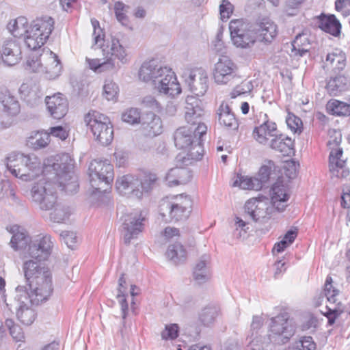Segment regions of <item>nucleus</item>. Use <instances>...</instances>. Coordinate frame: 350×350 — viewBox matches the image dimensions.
Returning a JSON list of instances; mask_svg holds the SVG:
<instances>
[{"label":"nucleus","instance_id":"nucleus-18","mask_svg":"<svg viewBox=\"0 0 350 350\" xmlns=\"http://www.w3.org/2000/svg\"><path fill=\"white\" fill-rule=\"evenodd\" d=\"M140 184L141 182L137 176L126 174L116 180V187L121 195L132 196L139 199L142 196V191L139 188Z\"/></svg>","mask_w":350,"mask_h":350},{"label":"nucleus","instance_id":"nucleus-35","mask_svg":"<svg viewBox=\"0 0 350 350\" xmlns=\"http://www.w3.org/2000/svg\"><path fill=\"white\" fill-rule=\"evenodd\" d=\"M345 53L336 49L327 55L324 67L340 71L345 67Z\"/></svg>","mask_w":350,"mask_h":350},{"label":"nucleus","instance_id":"nucleus-29","mask_svg":"<svg viewBox=\"0 0 350 350\" xmlns=\"http://www.w3.org/2000/svg\"><path fill=\"white\" fill-rule=\"evenodd\" d=\"M268 143L271 149L283 156H291L294 153V141L284 134L278 133Z\"/></svg>","mask_w":350,"mask_h":350},{"label":"nucleus","instance_id":"nucleus-41","mask_svg":"<svg viewBox=\"0 0 350 350\" xmlns=\"http://www.w3.org/2000/svg\"><path fill=\"white\" fill-rule=\"evenodd\" d=\"M219 314V308L215 306H207L199 314V320L204 326H209L216 320Z\"/></svg>","mask_w":350,"mask_h":350},{"label":"nucleus","instance_id":"nucleus-21","mask_svg":"<svg viewBox=\"0 0 350 350\" xmlns=\"http://www.w3.org/2000/svg\"><path fill=\"white\" fill-rule=\"evenodd\" d=\"M185 118L190 126L196 127L195 125L202 124L201 117L204 113L202 107V101L196 96H188L185 100Z\"/></svg>","mask_w":350,"mask_h":350},{"label":"nucleus","instance_id":"nucleus-5","mask_svg":"<svg viewBox=\"0 0 350 350\" xmlns=\"http://www.w3.org/2000/svg\"><path fill=\"white\" fill-rule=\"evenodd\" d=\"M159 207L163 217H165L167 213L172 220H185L191 212L192 201L187 195L172 196L163 198Z\"/></svg>","mask_w":350,"mask_h":350},{"label":"nucleus","instance_id":"nucleus-49","mask_svg":"<svg viewBox=\"0 0 350 350\" xmlns=\"http://www.w3.org/2000/svg\"><path fill=\"white\" fill-rule=\"evenodd\" d=\"M29 241V237L23 232L14 233L11 239V247L15 250L25 248Z\"/></svg>","mask_w":350,"mask_h":350},{"label":"nucleus","instance_id":"nucleus-51","mask_svg":"<svg viewBox=\"0 0 350 350\" xmlns=\"http://www.w3.org/2000/svg\"><path fill=\"white\" fill-rule=\"evenodd\" d=\"M25 69L42 74L44 62L41 60V54L30 56L27 61Z\"/></svg>","mask_w":350,"mask_h":350},{"label":"nucleus","instance_id":"nucleus-3","mask_svg":"<svg viewBox=\"0 0 350 350\" xmlns=\"http://www.w3.org/2000/svg\"><path fill=\"white\" fill-rule=\"evenodd\" d=\"M6 160L8 170L12 175L23 180H31L40 172V163L34 155L12 152Z\"/></svg>","mask_w":350,"mask_h":350},{"label":"nucleus","instance_id":"nucleus-16","mask_svg":"<svg viewBox=\"0 0 350 350\" xmlns=\"http://www.w3.org/2000/svg\"><path fill=\"white\" fill-rule=\"evenodd\" d=\"M122 233L124 236V241L129 244L132 239L142 232L144 229L143 221L144 217L141 213H130L122 217Z\"/></svg>","mask_w":350,"mask_h":350},{"label":"nucleus","instance_id":"nucleus-31","mask_svg":"<svg viewBox=\"0 0 350 350\" xmlns=\"http://www.w3.org/2000/svg\"><path fill=\"white\" fill-rule=\"evenodd\" d=\"M217 115L221 125L230 131H237L238 129V120L227 103H222L221 104L217 111Z\"/></svg>","mask_w":350,"mask_h":350},{"label":"nucleus","instance_id":"nucleus-32","mask_svg":"<svg viewBox=\"0 0 350 350\" xmlns=\"http://www.w3.org/2000/svg\"><path fill=\"white\" fill-rule=\"evenodd\" d=\"M191 178V172L185 167L172 168L166 176V180L170 186L187 184Z\"/></svg>","mask_w":350,"mask_h":350},{"label":"nucleus","instance_id":"nucleus-33","mask_svg":"<svg viewBox=\"0 0 350 350\" xmlns=\"http://www.w3.org/2000/svg\"><path fill=\"white\" fill-rule=\"evenodd\" d=\"M1 58L3 64L8 66H14L21 59L20 52L14 41L7 40L4 42Z\"/></svg>","mask_w":350,"mask_h":350},{"label":"nucleus","instance_id":"nucleus-63","mask_svg":"<svg viewBox=\"0 0 350 350\" xmlns=\"http://www.w3.org/2000/svg\"><path fill=\"white\" fill-rule=\"evenodd\" d=\"M341 206L344 208H350V183L343 185L341 195Z\"/></svg>","mask_w":350,"mask_h":350},{"label":"nucleus","instance_id":"nucleus-24","mask_svg":"<svg viewBox=\"0 0 350 350\" xmlns=\"http://www.w3.org/2000/svg\"><path fill=\"white\" fill-rule=\"evenodd\" d=\"M254 30L256 39L265 44L272 42L278 34L276 24L269 18H262Z\"/></svg>","mask_w":350,"mask_h":350},{"label":"nucleus","instance_id":"nucleus-30","mask_svg":"<svg viewBox=\"0 0 350 350\" xmlns=\"http://www.w3.org/2000/svg\"><path fill=\"white\" fill-rule=\"evenodd\" d=\"M209 256L203 255L197 262L193 269V278L198 284H202L208 282L211 277V269L208 266Z\"/></svg>","mask_w":350,"mask_h":350},{"label":"nucleus","instance_id":"nucleus-36","mask_svg":"<svg viewBox=\"0 0 350 350\" xmlns=\"http://www.w3.org/2000/svg\"><path fill=\"white\" fill-rule=\"evenodd\" d=\"M28 21L27 18L19 16L14 20L10 21L7 25L8 31L16 38L28 36L29 28H27Z\"/></svg>","mask_w":350,"mask_h":350},{"label":"nucleus","instance_id":"nucleus-39","mask_svg":"<svg viewBox=\"0 0 350 350\" xmlns=\"http://www.w3.org/2000/svg\"><path fill=\"white\" fill-rule=\"evenodd\" d=\"M347 79L342 75H338L330 78L327 83L326 89L330 95L336 96L344 91L347 88Z\"/></svg>","mask_w":350,"mask_h":350},{"label":"nucleus","instance_id":"nucleus-37","mask_svg":"<svg viewBox=\"0 0 350 350\" xmlns=\"http://www.w3.org/2000/svg\"><path fill=\"white\" fill-rule=\"evenodd\" d=\"M166 256L173 263H183L187 258V252L180 243L171 244L168 246Z\"/></svg>","mask_w":350,"mask_h":350},{"label":"nucleus","instance_id":"nucleus-44","mask_svg":"<svg viewBox=\"0 0 350 350\" xmlns=\"http://www.w3.org/2000/svg\"><path fill=\"white\" fill-rule=\"evenodd\" d=\"M342 153V149L340 147H337L331 150L329 157L330 173H333L334 174L337 175L338 171V170H335L336 167H337L338 165L339 164H345V160L341 159Z\"/></svg>","mask_w":350,"mask_h":350},{"label":"nucleus","instance_id":"nucleus-19","mask_svg":"<svg viewBox=\"0 0 350 350\" xmlns=\"http://www.w3.org/2000/svg\"><path fill=\"white\" fill-rule=\"evenodd\" d=\"M53 243L51 237H38L29 245L28 253L30 257L38 261L46 260L51 252Z\"/></svg>","mask_w":350,"mask_h":350},{"label":"nucleus","instance_id":"nucleus-43","mask_svg":"<svg viewBox=\"0 0 350 350\" xmlns=\"http://www.w3.org/2000/svg\"><path fill=\"white\" fill-rule=\"evenodd\" d=\"M244 219L240 217H236L234 219L235 221V229L233 232V236L239 239H244L249 230V217H245Z\"/></svg>","mask_w":350,"mask_h":350},{"label":"nucleus","instance_id":"nucleus-45","mask_svg":"<svg viewBox=\"0 0 350 350\" xmlns=\"http://www.w3.org/2000/svg\"><path fill=\"white\" fill-rule=\"evenodd\" d=\"M239 180H236L233 185H238L243 189H252L258 191L261 189V183L258 182L256 177L240 176Z\"/></svg>","mask_w":350,"mask_h":350},{"label":"nucleus","instance_id":"nucleus-4","mask_svg":"<svg viewBox=\"0 0 350 350\" xmlns=\"http://www.w3.org/2000/svg\"><path fill=\"white\" fill-rule=\"evenodd\" d=\"M103 52L105 57L103 59H87L90 68L95 72H101L120 67L118 63L116 62V59L122 64L128 62L126 50L120 44L118 39L112 38L110 49L107 52L103 49Z\"/></svg>","mask_w":350,"mask_h":350},{"label":"nucleus","instance_id":"nucleus-54","mask_svg":"<svg viewBox=\"0 0 350 350\" xmlns=\"http://www.w3.org/2000/svg\"><path fill=\"white\" fill-rule=\"evenodd\" d=\"M118 92V85L111 81L105 82L103 86V96L107 100L116 99Z\"/></svg>","mask_w":350,"mask_h":350},{"label":"nucleus","instance_id":"nucleus-14","mask_svg":"<svg viewBox=\"0 0 350 350\" xmlns=\"http://www.w3.org/2000/svg\"><path fill=\"white\" fill-rule=\"evenodd\" d=\"M207 126L199 124L197 127L183 126L178 128L174 134L175 146L178 149L187 150L198 136L206 134Z\"/></svg>","mask_w":350,"mask_h":350},{"label":"nucleus","instance_id":"nucleus-9","mask_svg":"<svg viewBox=\"0 0 350 350\" xmlns=\"http://www.w3.org/2000/svg\"><path fill=\"white\" fill-rule=\"evenodd\" d=\"M296 329L295 321L285 310L270 319L269 332L272 337L275 338L274 341L278 344L288 342L295 334Z\"/></svg>","mask_w":350,"mask_h":350},{"label":"nucleus","instance_id":"nucleus-58","mask_svg":"<svg viewBox=\"0 0 350 350\" xmlns=\"http://www.w3.org/2000/svg\"><path fill=\"white\" fill-rule=\"evenodd\" d=\"M234 6L228 0H223L219 5V13L222 21L227 20L233 12Z\"/></svg>","mask_w":350,"mask_h":350},{"label":"nucleus","instance_id":"nucleus-62","mask_svg":"<svg viewBox=\"0 0 350 350\" xmlns=\"http://www.w3.org/2000/svg\"><path fill=\"white\" fill-rule=\"evenodd\" d=\"M264 324V319L262 316H254L252 321L251 323V330L252 331V338L258 334V331L262 328Z\"/></svg>","mask_w":350,"mask_h":350},{"label":"nucleus","instance_id":"nucleus-48","mask_svg":"<svg viewBox=\"0 0 350 350\" xmlns=\"http://www.w3.org/2000/svg\"><path fill=\"white\" fill-rule=\"evenodd\" d=\"M50 142V136L48 133H37L35 136H31L29 143L34 149H40L46 147Z\"/></svg>","mask_w":350,"mask_h":350},{"label":"nucleus","instance_id":"nucleus-46","mask_svg":"<svg viewBox=\"0 0 350 350\" xmlns=\"http://www.w3.org/2000/svg\"><path fill=\"white\" fill-rule=\"evenodd\" d=\"M202 137V136H198L186 150L187 155L193 160H200L204 154Z\"/></svg>","mask_w":350,"mask_h":350},{"label":"nucleus","instance_id":"nucleus-6","mask_svg":"<svg viewBox=\"0 0 350 350\" xmlns=\"http://www.w3.org/2000/svg\"><path fill=\"white\" fill-rule=\"evenodd\" d=\"M54 29V20L44 16L37 18L29 27L28 36L25 38V43L31 50L40 49L49 39Z\"/></svg>","mask_w":350,"mask_h":350},{"label":"nucleus","instance_id":"nucleus-40","mask_svg":"<svg viewBox=\"0 0 350 350\" xmlns=\"http://www.w3.org/2000/svg\"><path fill=\"white\" fill-rule=\"evenodd\" d=\"M124 276V274L122 273L118 280V293L117 295V298L118 299L121 306L122 318L123 321L126 318L129 310V306L125 297V293L126 291V283Z\"/></svg>","mask_w":350,"mask_h":350},{"label":"nucleus","instance_id":"nucleus-12","mask_svg":"<svg viewBox=\"0 0 350 350\" xmlns=\"http://www.w3.org/2000/svg\"><path fill=\"white\" fill-rule=\"evenodd\" d=\"M31 194L32 200L42 211H51L57 204L56 192L49 183H37L32 187Z\"/></svg>","mask_w":350,"mask_h":350},{"label":"nucleus","instance_id":"nucleus-20","mask_svg":"<svg viewBox=\"0 0 350 350\" xmlns=\"http://www.w3.org/2000/svg\"><path fill=\"white\" fill-rule=\"evenodd\" d=\"M41 60L44 62L42 74L49 79L58 77L62 70V65L58 56L49 49H43Z\"/></svg>","mask_w":350,"mask_h":350},{"label":"nucleus","instance_id":"nucleus-27","mask_svg":"<svg viewBox=\"0 0 350 350\" xmlns=\"http://www.w3.org/2000/svg\"><path fill=\"white\" fill-rule=\"evenodd\" d=\"M271 203L278 212H283L287 206L289 199L286 187L282 181H277L271 187Z\"/></svg>","mask_w":350,"mask_h":350},{"label":"nucleus","instance_id":"nucleus-57","mask_svg":"<svg viewBox=\"0 0 350 350\" xmlns=\"http://www.w3.org/2000/svg\"><path fill=\"white\" fill-rule=\"evenodd\" d=\"M157 180L155 174H148L144 176V179H139L141 184L139 186L140 189L143 191H148L152 189Z\"/></svg>","mask_w":350,"mask_h":350},{"label":"nucleus","instance_id":"nucleus-59","mask_svg":"<svg viewBox=\"0 0 350 350\" xmlns=\"http://www.w3.org/2000/svg\"><path fill=\"white\" fill-rule=\"evenodd\" d=\"M127 8V6L120 1L116 2L114 5L116 18L122 25H125L127 22V17L125 14V9Z\"/></svg>","mask_w":350,"mask_h":350},{"label":"nucleus","instance_id":"nucleus-8","mask_svg":"<svg viewBox=\"0 0 350 350\" xmlns=\"http://www.w3.org/2000/svg\"><path fill=\"white\" fill-rule=\"evenodd\" d=\"M89 176L92 194L103 193L113 180V167L107 161H92L89 165Z\"/></svg>","mask_w":350,"mask_h":350},{"label":"nucleus","instance_id":"nucleus-23","mask_svg":"<svg viewBox=\"0 0 350 350\" xmlns=\"http://www.w3.org/2000/svg\"><path fill=\"white\" fill-rule=\"evenodd\" d=\"M45 103L49 113L54 119H61L68 111V100L60 93L46 96Z\"/></svg>","mask_w":350,"mask_h":350},{"label":"nucleus","instance_id":"nucleus-64","mask_svg":"<svg viewBox=\"0 0 350 350\" xmlns=\"http://www.w3.org/2000/svg\"><path fill=\"white\" fill-rule=\"evenodd\" d=\"M50 132L49 133V136L52 135L55 137H57L62 140H64L68 136V134L66 129L62 126H57L54 127H51L49 129Z\"/></svg>","mask_w":350,"mask_h":350},{"label":"nucleus","instance_id":"nucleus-11","mask_svg":"<svg viewBox=\"0 0 350 350\" xmlns=\"http://www.w3.org/2000/svg\"><path fill=\"white\" fill-rule=\"evenodd\" d=\"M16 297L19 306L16 311L17 319L24 325H31L36 318L35 310L29 305L38 306L40 304H36L31 301V293H29L26 286L18 285L16 288Z\"/></svg>","mask_w":350,"mask_h":350},{"label":"nucleus","instance_id":"nucleus-52","mask_svg":"<svg viewBox=\"0 0 350 350\" xmlns=\"http://www.w3.org/2000/svg\"><path fill=\"white\" fill-rule=\"evenodd\" d=\"M5 325L10 330V334L14 340L23 341L25 336L22 328L19 325H16L12 319H6Z\"/></svg>","mask_w":350,"mask_h":350},{"label":"nucleus","instance_id":"nucleus-17","mask_svg":"<svg viewBox=\"0 0 350 350\" xmlns=\"http://www.w3.org/2000/svg\"><path fill=\"white\" fill-rule=\"evenodd\" d=\"M236 65L228 56H221L215 64L213 77L217 84H227L236 76Z\"/></svg>","mask_w":350,"mask_h":350},{"label":"nucleus","instance_id":"nucleus-15","mask_svg":"<svg viewBox=\"0 0 350 350\" xmlns=\"http://www.w3.org/2000/svg\"><path fill=\"white\" fill-rule=\"evenodd\" d=\"M154 88L161 94L174 98L181 93L180 85L174 72L170 68L153 84Z\"/></svg>","mask_w":350,"mask_h":350},{"label":"nucleus","instance_id":"nucleus-60","mask_svg":"<svg viewBox=\"0 0 350 350\" xmlns=\"http://www.w3.org/2000/svg\"><path fill=\"white\" fill-rule=\"evenodd\" d=\"M286 122L287 126L291 131L295 133L301 131V125L302 124L301 120L295 116L294 114L289 113L286 117Z\"/></svg>","mask_w":350,"mask_h":350},{"label":"nucleus","instance_id":"nucleus-42","mask_svg":"<svg viewBox=\"0 0 350 350\" xmlns=\"http://www.w3.org/2000/svg\"><path fill=\"white\" fill-rule=\"evenodd\" d=\"M292 52L294 55L302 57L309 52L310 43L308 38L303 35H297L292 43Z\"/></svg>","mask_w":350,"mask_h":350},{"label":"nucleus","instance_id":"nucleus-2","mask_svg":"<svg viewBox=\"0 0 350 350\" xmlns=\"http://www.w3.org/2000/svg\"><path fill=\"white\" fill-rule=\"evenodd\" d=\"M73 160L68 154L59 157L55 161L48 160L44 163V172L53 171L57 182L62 190L72 194L77 191L79 183L73 172Z\"/></svg>","mask_w":350,"mask_h":350},{"label":"nucleus","instance_id":"nucleus-61","mask_svg":"<svg viewBox=\"0 0 350 350\" xmlns=\"http://www.w3.org/2000/svg\"><path fill=\"white\" fill-rule=\"evenodd\" d=\"M271 172V167L268 165H262L259 170L258 180L261 183V189L264 184L269 180Z\"/></svg>","mask_w":350,"mask_h":350},{"label":"nucleus","instance_id":"nucleus-7","mask_svg":"<svg viewBox=\"0 0 350 350\" xmlns=\"http://www.w3.org/2000/svg\"><path fill=\"white\" fill-rule=\"evenodd\" d=\"M84 121L98 142L103 146L111 144L113 138V129L108 117L96 111H92L85 116Z\"/></svg>","mask_w":350,"mask_h":350},{"label":"nucleus","instance_id":"nucleus-38","mask_svg":"<svg viewBox=\"0 0 350 350\" xmlns=\"http://www.w3.org/2000/svg\"><path fill=\"white\" fill-rule=\"evenodd\" d=\"M326 108L327 111L332 115L338 116H350V100L348 102H342L338 100H330Z\"/></svg>","mask_w":350,"mask_h":350},{"label":"nucleus","instance_id":"nucleus-53","mask_svg":"<svg viewBox=\"0 0 350 350\" xmlns=\"http://www.w3.org/2000/svg\"><path fill=\"white\" fill-rule=\"evenodd\" d=\"M316 343L311 336L301 337L299 340L295 342L293 350H315Z\"/></svg>","mask_w":350,"mask_h":350},{"label":"nucleus","instance_id":"nucleus-13","mask_svg":"<svg viewBox=\"0 0 350 350\" xmlns=\"http://www.w3.org/2000/svg\"><path fill=\"white\" fill-rule=\"evenodd\" d=\"M183 77L189 90L196 97L202 96L206 92L208 88V75L202 68H195L186 70L184 72Z\"/></svg>","mask_w":350,"mask_h":350},{"label":"nucleus","instance_id":"nucleus-55","mask_svg":"<svg viewBox=\"0 0 350 350\" xmlns=\"http://www.w3.org/2000/svg\"><path fill=\"white\" fill-rule=\"evenodd\" d=\"M54 211L51 213V219L57 223H60L64 221L66 219H67L69 216V212L67 209L63 206H60L58 204H56L53 208Z\"/></svg>","mask_w":350,"mask_h":350},{"label":"nucleus","instance_id":"nucleus-22","mask_svg":"<svg viewBox=\"0 0 350 350\" xmlns=\"http://www.w3.org/2000/svg\"><path fill=\"white\" fill-rule=\"evenodd\" d=\"M167 68L166 66H163L156 59L145 62L142 64L139 70V79L144 82H151L153 85L160 76L163 75L164 69Z\"/></svg>","mask_w":350,"mask_h":350},{"label":"nucleus","instance_id":"nucleus-28","mask_svg":"<svg viewBox=\"0 0 350 350\" xmlns=\"http://www.w3.org/2000/svg\"><path fill=\"white\" fill-rule=\"evenodd\" d=\"M142 129L144 134L148 137H154L162 133L161 118L154 113H146L142 118Z\"/></svg>","mask_w":350,"mask_h":350},{"label":"nucleus","instance_id":"nucleus-50","mask_svg":"<svg viewBox=\"0 0 350 350\" xmlns=\"http://www.w3.org/2000/svg\"><path fill=\"white\" fill-rule=\"evenodd\" d=\"M141 113L137 108H130L122 115V120L130 124H135L142 122Z\"/></svg>","mask_w":350,"mask_h":350},{"label":"nucleus","instance_id":"nucleus-25","mask_svg":"<svg viewBox=\"0 0 350 350\" xmlns=\"http://www.w3.org/2000/svg\"><path fill=\"white\" fill-rule=\"evenodd\" d=\"M264 120L259 126L253 131L254 138L260 144H267L269 142L268 137H273L278 133L276 124L268 119L267 115L264 113Z\"/></svg>","mask_w":350,"mask_h":350},{"label":"nucleus","instance_id":"nucleus-1","mask_svg":"<svg viewBox=\"0 0 350 350\" xmlns=\"http://www.w3.org/2000/svg\"><path fill=\"white\" fill-rule=\"evenodd\" d=\"M25 278L31 290L32 299L36 304H41L48 299L52 288L51 273L40 262L28 260L23 264Z\"/></svg>","mask_w":350,"mask_h":350},{"label":"nucleus","instance_id":"nucleus-26","mask_svg":"<svg viewBox=\"0 0 350 350\" xmlns=\"http://www.w3.org/2000/svg\"><path fill=\"white\" fill-rule=\"evenodd\" d=\"M0 104L3 112L10 116H16L21 110L16 96L6 87H0Z\"/></svg>","mask_w":350,"mask_h":350},{"label":"nucleus","instance_id":"nucleus-10","mask_svg":"<svg viewBox=\"0 0 350 350\" xmlns=\"http://www.w3.org/2000/svg\"><path fill=\"white\" fill-rule=\"evenodd\" d=\"M229 30L231 40L238 48H250L256 41L254 30L243 19L232 20L229 24Z\"/></svg>","mask_w":350,"mask_h":350},{"label":"nucleus","instance_id":"nucleus-56","mask_svg":"<svg viewBox=\"0 0 350 350\" xmlns=\"http://www.w3.org/2000/svg\"><path fill=\"white\" fill-rule=\"evenodd\" d=\"M179 327L177 324L166 325L165 329L161 332L163 340H174L178 336Z\"/></svg>","mask_w":350,"mask_h":350},{"label":"nucleus","instance_id":"nucleus-47","mask_svg":"<svg viewBox=\"0 0 350 350\" xmlns=\"http://www.w3.org/2000/svg\"><path fill=\"white\" fill-rule=\"evenodd\" d=\"M271 336L264 335L254 336L247 346V350H268L267 348L271 341Z\"/></svg>","mask_w":350,"mask_h":350},{"label":"nucleus","instance_id":"nucleus-34","mask_svg":"<svg viewBox=\"0 0 350 350\" xmlns=\"http://www.w3.org/2000/svg\"><path fill=\"white\" fill-rule=\"evenodd\" d=\"M319 27L323 31L336 37L338 36L341 31V24L333 14H322L319 17Z\"/></svg>","mask_w":350,"mask_h":350}]
</instances>
